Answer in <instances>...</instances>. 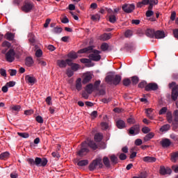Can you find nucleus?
<instances>
[{
  "instance_id": "1",
  "label": "nucleus",
  "mask_w": 178,
  "mask_h": 178,
  "mask_svg": "<svg viewBox=\"0 0 178 178\" xmlns=\"http://www.w3.org/2000/svg\"><path fill=\"white\" fill-rule=\"evenodd\" d=\"M104 165L106 168H111V161L107 156H104L103 159L101 157H99L93 160L89 165L88 168L90 172H92L97 169V166H98L99 169H103Z\"/></svg>"
},
{
  "instance_id": "2",
  "label": "nucleus",
  "mask_w": 178,
  "mask_h": 178,
  "mask_svg": "<svg viewBox=\"0 0 178 178\" xmlns=\"http://www.w3.org/2000/svg\"><path fill=\"white\" fill-rule=\"evenodd\" d=\"M89 148L95 151V149H98V145L93 140H85L81 143V149L77 152V155L81 157L86 156L90 152Z\"/></svg>"
},
{
  "instance_id": "3",
  "label": "nucleus",
  "mask_w": 178,
  "mask_h": 178,
  "mask_svg": "<svg viewBox=\"0 0 178 178\" xmlns=\"http://www.w3.org/2000/svg\"><path fill=\"white\" fill-rule=\"evenodd\" d=\"M88 52H92V54L89 55L90 60H94L95 62H99V60H101V55H99L101 51L95 49L93 50L92 47L91 46L78 51V54H87Z\"/></svg>"
},
{
  "instance_id": "4",
  "label": "nucleus",
  "mask_w": 178,
  "mask_h": 178,
  "mask_svg": "<svg viewBox=\"0 0 178 178\" xmlns=\"http://www.w3.org/2000/svg\"><path fill=\"white\" fill-rule=\"evenodd\" d=\"M28 163L31 165V166H35L40 167L42 166V168H44V166H47V163H48V159L47 158H40L36 157L35 160L33 159H27Z\"/></svg>"
},
{
  "instance_id": "5",
  "label": "nucleus",
  "mask_w": 178,
  "mask_h": 178,
  "mask_svg": "<svg viewBox=\"0 0 178 178\" xmlns=\"http://www.w3.org/2000/svg\"><path fill=\"white\" fill-rule=\"evenodd\" d=\"M122 81V76L120 75H115L113 74H110L106 76V82L108 84H113V86H118Z\"/></svg>"
},
{
  "instance_id": "6",
  "label": "nucleus",
  "mask_w": 178,
  "mask_h": 178,
  "mask_svg": "<svg viewBox=\"0 0 178 178\" xmlns=\"http://www.w3.org/2000/svg\"><path fill=\"white\" fill-rule=\"evenodd\" d=\"M33 7H34V4L33 3V2L29 0H26L24 3V5L22 8V10L25 13H29V12H31Z\"/></svg>"
},
{
  "instance_id": "7",
  "label": "nucleus",
  "mask_w": 178,
  "mask_h": 178,
  "mask_svg": "<svg viewBox=\"0 0 178 178\" xmlns=\"http://www.w3.org/2000/svg\"><path fill=\"white\" fill-rule=\"evenodd\" d=\"M15 55H16V53L15 52V50L10 49L6 54V59L7 62H9L10 63H12L13 60H15Z\"/></svg>"
},
{
  "instance_id": "8",
  "label": "nucleus",
  "mask_w": 178,
  "mask_h": 178,
  "mask_svg": "<svg viewBox=\"0 0 178 178\" xmlns=\"http://www.w3.org/2000/svg\"><path fill=\"white\" fill-rule=\"evenodd\" d=\"M122 9L125 12V13H131V12L136 9V6L133 3H126L122 6Z\"/></svg>"
},
{
  "instance_id": "9",
  "label": "nucleus",
  "mask_w": 178,
  "mask_h": 178,
  "mask_svg": "<svg viewBox=\"0 0 178 178\" xmlns=\"http://www.w3.org/2000/svg\"><path fill=\"white\" fill-rule=\"evenodd\" d=\"M129 134H131V136H136V134H138V133H140V125H134L129 129Z\"/></svg>"
},
{
  "instance_id": "10",
  "label": "nucleus",
  "mask_w": 178,
  "mask_h": 178,
  "mask_svg": "<svg viewBox=\"0 0 178 178\" xmlns=\"http://www.w3.org/2000/svg\"><path fill=\"white\" fill-rule=\"evenodd\" d=\"M158 90V84L155 83H149L145 87V91H156Z\"/></svg>"
},
{
  "instance_id": "11",
  "label": "nucleus",
  "mask_w": 178,
  "mask_h": 178,
  "mask_svg": "<svg viewBox=\"0 0 178 178\" xmlns=\"http://www.w3.org/2000/svg\"><path fill=\"white\" fill-rule=\"evenodd\" d=\"M160 175L165 176V175H170L172 173V169L170 168H165V166H161L159 170Z\"/></svg>"
},
{
  "instance_id": "12",
  "label": "nucleus",
  "mask_w": 178,
  "mask_h": 178,
  "mask_svg": "<svg viewBox=\"0 0 178 178\" xmlns=\"http://www.w3.org/2000/svg\"><path fill=\"white\" fill-rule=\"evenodd\" d=\"M160 144L163 147V148H168V147H170L172 142L170 141V139L163 138L161 140Z\"/></svg>"
},
{
  "instance_id": "13",
  "label": "nucleus",
  "mask_w": 178,
  "mask_h": 178,
  "mask_svg": "<svg viewBox=\"0 0 178 178\" xmlns=\"http://www.w3.org/2000/svg\"><path fill=\"white\" fill-rule=\"evenodd\" d=\"M143 161L147 163H154V162H156V158L154 156H145L143 158Z\"/></svg>"
},
{
  "instance_id": "14",
  "label": "nucleus",
  "mask_w": 178,
  "mask_h": 178,
  "mask_svg": "<svg viewBox=\"0 0 178 178\" xmlns=\"http://www.w3.org/2000/svg\"><path fill=\"white\" fill-rule=\"evenodd\" d=\"M92 79V75H91V74L90 73L86 74L83 76V79L82 81L83 84H87V83H90Z\"/></svg>"
},
{
  "instance_id": "15",
  "label": "nucleus",
  "mask_w": 178,
  "mask_h": 178,
  "mask_svg": "<svg viewBox=\"0 0 178 178\" xmlns=\"http://www.w3.org/2000/svg\"><path fill=\"white\" fill-rule=\"evenodd\" d=\"M145 35L149 38H154L155 37V31L154 29H147L145 31Z\"/></svg>"
},
{
  "instance_id": "16",
  "label": "nucleus",
  "mask_w": 178,
  "mask_h": 178,
  "mask_svg": "<svg viewBox=\"0 0 178 178\" xmlns=\"http://www.w3.org/2000/svg\"><path fill=\"white\" fill-rule=\"evenodd\" d=\"M33 64H34V60H33V58L26 57L25 60L26 66H28V67H31V66H33Z\"/></svg>"
},
{
  "instance_id": "17",
  "label": "nucleus",
  "mask_w": 178,
  "mask_h": 178,
  "mask_svg": "<svg viewBox=\"0 0 178 178\" xmlns=\"http://www.w3.org/2000/svg\"><path fill=\"white\" fill-rule=\"evenodd\" d=\"M116 126L118 129H124L126 127V122L122 120H118L116 122Z\"/></svg>"
},
{
  "instance_id": "18",
  "label": "nucleus",
  "mask_w": 178,
  "mask_h": 178,
  "mask_svg": "<svg viewBox=\"0 0 178 178\" xmlns=\"http://www.w3.org/2000/svg\"><path fill=\"white\" fill-rule=\"evenodd\" d=\"M154 37L157 39L165 38V32L161 31H157L154 32Z\"/></svg>"
},
{
  "instance_id": "19",
  "label": "nucleus",
  "mask_w": 178,
  "mask_h": 178,
  "mask_svg": "<svg viewBox=\"0 0 178 178\" xmlns=\"http://www.w3.org/2000/svg\"><path fill=\"white\" fill-rule=\"evenodd\" d=\"M178 97V89L172 90L171 98L172 101H177Z\"/></svg>"
},
{
  "instance_id": "20",
  "label": "nucleus",
  "mask_w": 178,
  "mask_h": 178,
  "mask_svg": "<svg viewBox=\"0 0 178 178\" xmlns=\"http://www.w3.org/2000/svg\"><path fill=\"white\" fill-rule=\"evenodd\" d=\"M112 34L111 33H104L100 36L101 41H108V40H111Z\"/></svg>"
},
{
  "instance_id": "21",
  "label": "nucleus",
  "mask_w": 178,
  "mask_h": 178,
  "mask_svg": "<svg viewBox=\"0 0 178 178\" xmlns=\"http://www.w3.org/2000/svg\"><path fill=\"white\" fill-rule=\"evenodd\" d=\"M26 81H28L30 84H34L35 83V77L30 76V75H26L25 76Z\"/></svg>"
},
{
  "instance_id": "22",
  "label": "nucleus",
  "mask_w": 178,
  "mask_h": 178,
  "mask_svg": "<svg viewBox=\"0 0 178 178\" xmlns=\"http://www.w3.org/2000/svg\"><path fill=\"white\" fill-rule=\"evenodd\" d=\"M155 136V134L153 132H149L143 138L144 141L147 143V141H149L152 138H154V136Z\"/></svg>"
},
{
  "instance_id": "23",
  "label": "nucleus",
  "mask_w": 178,
  "mask_h": 178,
  "mask_svg": "<svg viewBox=\"0 0 178 178\" xmlns=\"http://www.w3.org/2000/svg\"><path fill=\"white\" fill-rule=\"evenodd\" d=\"M83 86L81 85V78H78L76 81V88L78 91H81Z\"/></svg>"
},
{
  "instance_id": "24",
  "label": "nucleus",
  "mask_w": 178,
  "mask_h": 178,
  "mask_svg": "<svg viewBox=\"0 0 178 178\" xmlns=\"http://www.w3.org/2000/svg\"><path fill=\"white\" fill-rule=\"evenodd\" d=\"M111 165H116L119 162V159L115 154L110 156Z\"/></svg>"
},
{
  "instance_id": "25",
  "label": "nucleus",
  "mask_w": 178,
  "mask_h": 178,
  "mask_svg": "<svg viewBox=\"0 0 178 178\" xmlns=\"http://www.w3.org/2000/svg\"><path fill=\"white\" fill-rule=\"evenodd\" d=\"M57 65H58V66H59V67H60L61 69H63V68L66 67V66H67L66 60H58Z\"/></svg>"
},
{
  "instance_id": "26",
  "label": "nucleus",
  "mask_w": 178,
  "mask_h": 178,
  "mask_svg": "<svg viewBox=\"0 0 178 178\" xmlns=\"http://www.w3.org/2000/svg\"><path fill=\"white\" fill-rule=\"evenodd\" d=\"M93 90H94V85H92V83H90L86 86V92H88V94H92Z\"/></svg>"
},
{
  "instance_id": "27",
  "label": "nucleus",
  "mask_w": 178,
  "mask_h": 178,
  "mask_svg": "<svg viewBox=\"0 0 178 178\" xmlns=\"http://www.w3.org/2000/svg\"><path fill=\"white\" fill-rule=\"evenodd\" d=\"M9 156H10V154L9 153V152H5L0 154V159H1L2 161H5L6 159H8Z\"/></svg>"
},
{
  "instance_id": "28",
  "label": "nucleus",
  "mask_w": 178,
  "mask_h": 178,
  "mask_svg": "<svg viewBox=\"0 0 178 178\" xmlns=\"http://www.w3.org/2000/svg\"><path fill=\"white\" fill-rule=\"evenodd\" d=\"M153 111L154 110L152 108H147L145 110V113H146L147 118L151 119V120H154V116L152 115Z\"/></svg>"
},
{
  "instance_id": "29",
  "label": "nucleus",
  "mask_w": 178,
  "mask_h": 178,
  "mask_svg": "<svg viewBox=\"0 0 178 178\" xmlns=\"http://www.w3.org/2000/svg\"><path fill=\"white\" fill-rule=\"evenodd\" d=\"M170 129V125L169 124H166L163 125L161 128H160V131H161V133H165L168 131H169Z\"/></svg>"
},
{
  "instance_id": "30",
  "label": "nucleus",
  "mask_w": 178,
  "mask_h": 178,
  "mask_svg": "<svg viewBox=\"0 0 178 178\" xmlns=\"http://www.w3.org/2000/svg\"><path fill=\"white\" fill-rule=\"evenodd\" d=\"M67 56L70 58V59H77V58H79L77 53L74 51L70 52L67 54Z\"/></svg>"
},
{
  "instance_id": "31",
  "label": "nucleus",
  "mask_w": 178,
  "mask_h": 178,
  "mask_svg": "<svg viewBox=\"0 0 178 178\" xmlns=\"http://www.w3.org/2000/svg\"><path fill=\"white\" fill-rule=\"evenodd\" d=\"M102 138L103 136L101 134L97 133L95 135V141H96V143H101V141H102Z\"/></svg>"
},
{
  "instance_id": "32",
  "label": "nucleus",
  "mask_w": 178,
  "mask_h": 178,
  "mask_svg": "<svg viewBox=\"0 0 178 178\" xmlns=\"http://www.w3.org/2000/svg\"><path fill=\"white\" fill-rule=\"evenodd\" d=\"M149 5L148 9L149 10H152V8H154V5H158V0H149Z\"/></svg>"
},
{
  "instance_id": "33",
  "label": "nucleus",
  "mask_w": 178,
  "mask_h": 178,
  "mask_svg": "<svg viewBox=\"0 0 178 178\" xmlns=\"http://www.w3.org/2000/svg\"><path fill=\"white\" fill-rule=\"evenodd\" d=\"M5 38H6V40H8V41H13L14 38L13 33L10 32H7L5 35Z\"/></svg>"
},
{
  "instance_id": "34",
  "label": "nucleus",
  "mask_w": 178,
  "mask_h": 178,
  "mask_svg": "<svg viewBox=\"0 0 178 178\" xmlns=\"http://www.w3.org/2000/svg\"><path fill=\"white\" fill-rule=\"evenodd\" d=\"M78 166H87L88 165V160H81L77 163Z\"/></svg>"
},
{
  "instance_id": "35",
  "label": "nucleus",
  "mask_w": 178,
  "mask_h": 178,
  "mask_svg": "<svg viewBox=\"0 0 178 178\" xmlns=\"http://www.w3.org/2000/svg\"><path fill=\"white\" fill-rule=\"evenodd\" d=\"M99 84H101V81H96L94 83L93 88L95 91H99Z\"/></svg>"
},
{
  "instance_id": "36",
  "label": "nucleus",
  "mask_w": 178,
  "mask_h": 178,
  "mask_svg": "<svg viewBox=\"0 0 178 178\" xmlns=\"http://www.w3.org/2000/svg\"><path fill=\"white\" fill-rule=\"evenodd\" d=\"M102 51H108V48H109V44H108V43L106 42H104L102 44L101 47H100Z\"/></svg>"
},
{
  "instance_id": "37",
  "label": "nucleus",
  "mask_w": 178,
  "mask_h": 178,
  "mask_svg": "<svg viewBox=\"0 0 178 178\" xmlns=\"http://www.w3.org/2000/svg\"><path fill=\"white\" fill-rule=\"evenodd\" d=\"M17 135L19 137H22V138H29V137H30V135L28 133H23V132H18Z\"/></svg>"
},
{
  "instance_id": "38",
  "label": "nucleus",
  "mask_w": 178,
  "mask_h": 178,
  "mask_svg": "<svg viewBox=\"0 0 178 178\" xmlns=\"http://www.w3.org/2000/svg\"><path fill=\"white\" fill-rule=\"evenodd\" d=\"M63 29L61 27H54L53 29V33H54V34H60V33H62V31Z\"/></svg>"
},
{
  "instance_id": "39",
  "label": "nucleus",
  "mask_w": 178,
  "mask_h": 178,
  "mask_svg": "<svg viewBox=\"0 0 178 178\" xmlns=\"http://www.w3.org/2000/svg\"><path fill=\"white\" fill-rule=\"evenodd\" d=\"M169 88H172V90H178V86L176 82H172L168 85Z\"/></svg>"
},
{
  "instance_id": "40",
  "label": "nucleus",
  "mask_w": 178,
  "mask_h": 178,
  "mask_svg": "<svg viewBox=\"0 0 178 178\" xmlns=\"http://www.w3.org/2000/svg\"><path fill=\"white\" fill-rule=\"evenodd\" d=\"M116 16H115V15H111L108 17V22H110V23H116Z\"/></svg>"
},
{
  "instance_id": "41",
  "label": "nucleus",
  "mask_w": 178,
  "mask_h": 178,
  "mask_svg": "<svg viewBox=\"0 0 178 178\" xmlns=\"http://www.w3.org/2000/svg\"><path fill=\"white\" fill-rule=\"evenodd\" d=\"M177 158H178V152L172 153L171 156V161L172 162H176V161H177Z\"/></svg>"
},
{
  "instance_id": "42",
  "label": "nucleus",
  "mask_w": 178,
  "mask_h": 178,
  "mask_svg": "<svg viewBox=\"0 0 178 178\" xmlns=\"http://www.w3.org/2000/svg\"><path fill=\"white\" fill-rule=\"evenodd\" d=\"M122 83H123V85L125 86V87H127L130 86L131 81L129 78H127L123 79Z\"/></svg>"
},
{
  "instance_id": "43",
  "label": "nucleus",
  "mask_w": 178,
  "mask_h": 178,
  "mask_svg": "<svg viewBox=\"0 0 178 178\" xmlns=\"http://www.w3.org/2000/svg\"><path fill=\"white\" fill-rule=\"evenodd\" d=\"M10 109L13 111H15V112H19L20 109H22V107L19 105H15L10 107Z\"/></svg>"
},
{
  "instance_id": "44",
  "label": "nucleus",
  "mask_w": 178,
  "mask_h": 178,
  "mask_svg": "<svg viewBox=\"0 0 178 178\" xmlns=\"http://www.w3.org/2000/svg\"><path fill=\"white\" fill-rule=\"evenodd\" d=\"M167 120H168V123H172V122H173V117L172 116L171 113H167Z\"/></svg>"
},
{
  "instance_id": "45",
  "label": "nucleus",
  "mask_w": 178,
  "mask_h": 178,
  "mask_svg": "<svg viewBox=\"0 0 178 178\" xmlns=\"http://www.w3.org/2000/svg\"><path fill=\"white\" fill-rule=\"evenodd\" d=\"M37 62L38 65H40L41 66H47V62L42 60L41 58H37Z\"/></svg>"
},
{
  "instance_id": "46",
  "label": "nucleus",
  "mask_w": 178,
  "mask_h": 178,
  "mask_svg": "<svg viewBox=\"0 0 178 178\" xmlns=\"http://www.w3.org/2000/svg\"><path fill=\"white\" fill-rule=\"evenodd\" d=\"M149 131H151V129L148 127L142 128V132L144 133V134H148Z\"/></svg>"
},
{
  "instance_id": "47",
  "label": "nucleus",
  "mask_w": 178,
  "mask_h": 178,
  "mask_svg": "<svg viewBox=\"0 0 178 178\" xmlns=\"http://www.w3.org/2000/svg\"><path fill=\"white\" fill-rule=\"evenodd\" d=\"M71 69H72V70H73L74 72H77V70H79V64L73 63V64L71 65Z\"/></svg>"
},
{
  "instance_id": "48",
  "label": "nucleus",
  "mask_w": 178,
  "mask_h": 178,
  "mask_svg": "<svg viewBox=\"0 0 178 178\" xmlns=\"http://www.w3.org/2000/svg\"><path fill=\"white\" fill-rule=\"evenodd\" d=\"M66 74H67V77H72L73 76V74H74V72H73L72 70L67 69V72H66Z\"/></svg>"
},
{
  "instance_id": "49",
  "label": "nucleus",
  "mask_w": 178,
  "mask_h": 178,
  "mask_svg": "<svg viewBox=\"0 0 178 178\" xmlns=\"http://www.w3.org/2000/svg\"><path fill=\"white\" fill-rule=\"evenodd\" d=\"M147 86V81H143L142 82H140L138 85V87L139 88H145V86Z\"/></svg>"
},
{
  "instance_id": "50",
  "label": "nucleus",
  "mask_w": 178,
  "mask_h": 178,
  "mask_svg": "<svg viewBox=\"0 0 178 178\" xmlns=\"http://www.w3.org/2000/svg\"><path fill=\"white\" fill-rule=\"evenodd\" d=\"M35 120L36 122H38V123H40V124L44 123V119L42 118V117H41V115H38L35 118Z\"/></svg>"
},
{
  "instance_id": "51",
  "label": "nucleus",
  "mask_w": 178,
  "mask_h": 178,
  "mask_svg": "<svg viewBox=\"0 0 178 178\" xmlns=\"http://www.w3.org/2000/svg\"><path fill=\"white\" fill-rule=\"evenodd\" d=\"M124 35L127 38H129V37L133 35V31H131V30H127L126 31Z\"/></svg>"
},
{
  "instance_id": "52",
  "label": "nucleus",
  "mask_w": 178,
  "mask_h": 178,
  "mask_svg": "<svg viewBox=\"0 0 178 178\" xmlns=\"http://www.w3.org/2000/svg\"><path fill=\"white\" fill-rule=\"evenodd\" d=\"M100 19H101V16H99V15H92L91 17V19L93 20V22H97Z\"/></svg>"
},
{
  "instance_id": "53",
  "label": "nucleus",
  "mask_w": 178,
  "mask_h": 178,
  "mask_svg": "<svg viewBox=\"0 0 178 178\" xmlns=\"http://www.w3.org/2000/svg\"><path fill=\"white\" fill-rule=\"evenodd\" d=\"M168 111V108L163 107L159 112V115H165V113Z\"/></svg>"
},
{
  "instance_id": "54",
  "label": "nucleus",
  "mask_w": 178,
  "mask_h": 178,
  "mask_svg": "<svg viewBox=\"0 0 178 178\" xmlns=\"http://www.w3.org/2000/svg\"><path fill=\"white\" fill-rule=\"evenodd\" d=\"M120 161H126L127 159V156L124 153H121L119 156Z\"/></svg>"
},
{
  "instance_id": "55",
  "label": "nucleus",
  "mask_w": 178,
  "mask_h": 178,
  "mask_svg": "<svg viewBox=\"0 0 178 178\" xmlns=\"http://www.w3.org/2000/svg\"><path fill=\"white\" fill-rule=\"evenodd\" d=\"M35 56L37 58H40L41 56H42V50L41 49H38L35 52Z\"/></svg>"
},
{
  "instance_id": "56",
  "label": "nucleus",
  "mask_w": 178,
  "mask_h": 178,
  "mask_svg": "<svg viewBox=\"0 0 178 178\" xmlns=\"http://www.w3.org/2000/svg\"><path fill=\"white\" fill-rule=\"evenodd\" d=\"M6 86L8 87H15V86H16V82L13 81H10L6 83Z\"/></svg>"
},
{
  "instance_id": "57",
  "label": "nucleus",
  "mask_w": 178,
  "mask_h": 178,
  "mask_svg": "<svg viewBox=\"0 0 178 178\" xmlns=\"http://www.w3.org/2000/svg\"><path fill=\"white\" fill-rule=\"evenodd\" d=\"M151 16H154V11L151 10H148L146 12V17H151Z\"/></svg>"
},
{
  "instance_id": "58",
  "label": "nucleus",
  "mask_w": 178,
  "mask_h": 178,
  "mask_svg": "<svg viewBox=\"0 0 178 178\" xmlns=\"http://www.w3.org/2000/svg\"><path fill=\"white\" fill-rule=\"evenodd\" d=\"M8 72L11 76H16L17 74V71L16 70H9Z\"/></svg>"
},
{
  "instance_id": "59",
  "label": "nucleus",
  "mask_w": 178,
  "mask_h": 178,
  "mask_svg": "<svg viewBox=\"0 0 178 178\" xmlns=\"http://www.w3.org/2000/svg\"><path fill=\"white\" fill-rule=\"evenodd\" d=\"M138 78L136 76L131 78V81L133 84H137L138 83Z\"/></svg>"
},
{
  "instance_id": "60",
  "label": "nucleus",
  "mask_w": 178,
  "mask_h": 178,
  "mask_svg": "<svg viewBox=\"0 0 178 178\" xmlns=\"http://www.w3.org/2000/svg\"><path fill=\"white\" fill-rule=\"evenodd\" d=\"M3 47H6V48H10L11 44L10 42L8 41H4L2 44Z\"/></svg>"
},
{
  "instance_id": "61",
  "label": "nucleus",
  "mask_w": 178,
  "mask_h": 178,
  "mask_svg": "<svg viewBox=\"0 0 178 178\" xmlns=\"http://www.w3.org/2000/svg\"><path fill=\"white\" fill-rule=\"evenodd\" d=\"M101 126L103 130H107L108 129V123L106 122H102L101 123Z\"/></svg>"
},
{
  "instance_id": "62",
  "label": "nucleus",
  "mask_w": 178,
  "mask_h": 178,
  "mask_svg": "<svg viewBox=\"0 0 178 178\" xmlns=\"http://www.w3.org/2000/svg\"><path fill=\"white\" fill-rule=\"evenodd\" d=\"M172 170L175 173H178V165H174L172 166Z\"/></svg>"
},
{
  "instance_id": "63",
  "label": "nucleus",
  "mask_w": 178,
  "mask_h": 178,
  "mask_svg": "<svg viewBox=\"0 0 178 178\" xmlns=\"http://www.w3.org/2000/svg\"><path fill=\"white\" fill-rule=\"evenodd\" d=\"M139 177L147 178V172L143 171V172H140Z\"/></svg>"
},
{
  "instance_id": "64",
  "label": "nucleus",
  "mask_w": 178,
  "mask_h": 178,
  "mask_svg": "<svg viewBox=\"0 0 178 178\" xmlns=\"http://www.w3.org/2000/svg\"><path fill=\"white\" fill-rule=\"evenodd\" d=\"M173 34L175 38L178 40V29H175L173 31Z\"/></svg>"
}]
</instances>
